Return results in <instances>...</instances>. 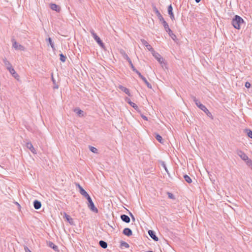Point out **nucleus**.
<instances>
[{
	"label": "nucleus",
	"mask_w": 252,
	"mask_h": 252,
	"mask_svg": "<svg viewBox=\"0 0 252 252\" xmlns=\"http://www.w3.org/2000/svg\"><path fill=\"white\" fill-rule=\"evenodd\" d=\"M193 101L195 102L196 106L199 108L201 110L204 111L206 114L209 117L211 118L212 119H213V117L212 114L209 111L207 108L202 104H201L200 101L194 96H191Z\"/></svg>",
	"instance_id": "f257e3e1"
},
{
	"label": "nucleus",
	"mask_w": 252,
	"mask_h": 252,
	"mask_svg": "<svg viewBox=\"0 0 252 252\" xmlns=\"http://www.w3.org/2000/svg\"><path fill=\"white\" fill-rule=\"evenodd\" d=\"M244 23V21L242 18L239 15H235L232 20L231 24L234 28L239 30L241 25Z\"/></svg>",
	"instance_id": "f03ea898"
},
{
	"label": "nucleus",
	"mask_w": 252,
	"mask_h": 252,
	"mask_svg": "<svg viewBox=\"0 0 252 252\" xmlns=\"http://www.w3.org/2000/svg\"><path fill=\"white\" fill-rule=\"evenodd\" d=\"M90 32H91L92 36L97 42V43L102 48L104 49L105 45L102 41L100 39V38L97 35L96 33L94 32L93 29H91L90 30Z\"/></svg>",
	"instance_id": "7ed1b4c3"
},
{
	"label": "nucleus",
	"mask_w": 252,
	"mask_h": 252,
	"mask_svg": "<svg viewBox=\"0 0 252 252\" xmlns=\"http://www.w3.org/2000/svg\"><path fill=\"white\" fill-rule=\"evenodd\" d=\"M86 199L87 200L88 203V208L93 212L97 213H98V209L95 206L91 197L90 196H89L88 197L86 198Z\"/></svg>",
	"instance_id": "20e7f679"
},
{
	"label": "nucleus",
	"mask_w": 252,
	"mask_h": 252,
	"mask_svg": "<svg viewBox=\"0 0 252 252\" xmlns=\"http://www.w3.org/2000/svg\"><path fill=\"white\" fill-rule=\"evenodd\" d=\"M12 47L15 49V50H19L21 51H24L25 50V47L19 44L14 39H12Z\"/></svg>",
	"instance_id": "39448f33"
},
{
	"label": "nucleus",
	"mask_w": 252,
	"mask_h": 252,
	"mask_svg": "<svg viewBox=\"0 0 252 252\" xmlns=\"http://www.w3.org/2000/svg\"><path fill=\"white\" fill-rule=\"evenodd\" d=\"M153 56L157 60L158 63L162 64V63H164L163 62V59L161 56L157 52H154L153 53Z\"/></svg>",
	"instance_id": "423d86ee"
},
{
	"label": "nucleus",
	"mask_w": 252,
	"mask_h": 252,
	"mask_svg": "<svg viewBox=\"0 0 252 252\" xmlns=\"http://www.w3.org/2000/svg\"><path fill=\"white\" fill-rule=\"evenodd\" d=\"M168 14H169L171 19L173 21L175 20L174 15L173 12V7L171 4L168 6L167 9Z\"/></svg>",
	"instance_id": "0eeeda50"
},
{
	"label": "nucleus",
	"mask_w": 252,
	"mask_h": 252,
	"mask_svg": "<svg viewBox=\"0 0 252 252\" xmlns=\"http://www.w3.org/2000/svg\"><path fill=\"white\" fill-rule=\"evenodd\" d=\"M153 10L155 12V13L157 15L158 19L161 22L162 21H163L164 18H163L162 15L160 14V12L158 11V8L156 7V6H154L153 7Z\"/></svg>",
	"instance_id": "6e6552de"
},
{
	"label": "nucleus",
	"mask_w": 252,
	"mask_h": 252,
	"mask_svg": "<svg viewBox=\"0 0 252 252\" xmlns=\"http://www.w3.org/2000/svg\"><path fill=\"white\" fill-rule=\"evenodd\" d=\"M148 234L150 236V237L153 239L155 241H158V237L156 235V233L154 231L152 230H149L148 231Z\"/></svg>",
	"instance_id": "1a4fd4ad"
},
{
	"label": "nucleus",
	"mask_w": 252,
	"mask_h": 252,
	"mask_svg": "<svg viewBox=\"0 0 252 252\" xmlns=\"http://www.w3.org/2000/svg\"><path fill=\"white\" fill-rule=\"evenodd\" d=\"M123 234L126 236L129 237L132 235V231L129 228H125L123 231Z\"/></svg>",
	"instance_id": "9d476101"
},
{
	"label": "nucleus",
	"mask_w": 252,
	"mask_h": 252,
	"mask_svg": "<svg viewBox=\"0 0 252 252\" xmlns=\"http://www.w3.org/2000/svg\"><path fill=\"white\" fill-rule=\"evenodd\" d=\"M26 147L28 149H29V150H30V151L33 154H35L36 153V150L35 149H34V148L33 147L32 143L30 142H27L26 143Z\"/></svg>",
	"instance_id": "9b49d317"
},
{
	"label": "nucleus",
	"mask_w": 252,
	"mask_h": 252,
	"mask_svg": "<svg viewBox=\"0 0 252 252\" xmlns=\"http://www.w3.org/2000/svg\"><path fill=\"white\" fill-rule=\"evenodd\" d=\"M120 217L121 220L126 223H129L130 221V218L127 215L123 214L121 215Z\"/></svg>",
	"instance_id": "f8f14e48"
},
{
	"label": "nucleus",
	"mask_w": 252,
	"mask_h": 252,
	"mask_svg": "<svg viewBox=\"0 0 252 252\" xmlns=\"http://www.w3.org/2000/svg\"><path fill=\"white\" fill-rule=\"evenodd\" d=\"M139 77L144 82V83L146 84L148 88H152V87L151 84L148 82V81L147 80L145 77H144L141 74H139Z\"/></svg>",
	"instance_id": "ddd939ff"
},
{
	"label": "nucleus",
	"mask_w": 252,
	"mask_h": 252,
	"mask_svg": "<svg viewBox=\"0 0 252 252\" xmlns=\"http://www.w3.org/2000/svg\"><path fill=\"white\" fill-rule=\"evenodd\" d=\"M119 88L123 92H124V93H125L126 94H127L128 96H130L131 94H130V93L129 92V89H128L127 88L124 87L122 85H119Z\"/></svg>",
	"instance_id": "4468645a"
},
{
	"label": "nucleus",
	"mask_w": 252,
	"mask_h": 252,
	"mask_svg": "<svg viewBox=\"0 0 252 252\" xmlns=\"http://www.w3.org/2000/svg\"><path fill=\"white\" fill-rule=\"evenodd\" d=\"M126 101L135 110H137L138 109V107L137 106V105L135 104L134 103L132 102L129 98L126 97Z\"/></svg>",
	"instance_id": "2eb2a0df"
},
{
	"label": "nucleus",
	"mask_w": 252,
	"mask_h": 252,
	"mask_svg": "<svg viewBox=\"0 0 252 252\" xmlns=\"http://www.w3.org/2000/svg\"><path fill=\"white\" fill-rule=\"evenodd\" d=\"M33 204L34 208L36 210L39 209L41 207V202L37 200H35L33 201Z\"/></svg>",
	"instance_id": "dca6fc26"
},
{
	"label": "nucleus",
	"mask_w": 252,
	"mask_h": 252,
	"mask_svg": "<svg viewBox=\"0 0 252 252\" xmlns=\"http://www.w3.org/2000/svg\"><path fill=\"white\" fill-rule=\"evenodd\" d=\"M50 8L52 10L56 11L57 12H59L61 10L60 7L55 3H51L50 4Z\"/></svg>",
	"instance_id": "f3484780"
},
{
	"label": "nucleus",
	"mask_w": 252,
	"mask_h": 252,
	"mask_svg": "<svg viewBox=\"0 0 252 252\" xmlns=\"http://www.w3.org/2000/svg\"><path fill=\"white\" fill-rule=\"evenodd\" d=\"M238 155L241 158L246 161L247 159H248V157L243 152L240 151L238 152Z\"/></svg>",
	"instance_id": "a211bd4d"
},
{
	"label": "nucleus",
	"mask_w": 252,
	"mask_h": 252,
	"mask_svg": "<svg viewBox=\"0 0 252 252\" xmlns=\"http://www.w3.org/2000/svg\"><path fill=\"white\" fill-rule=\"evenodd\" d=\"M79 191L81 195H82L84 197H85L86 198L88 197L89 196H90L83 188H80V190Z\"/></svg>",
	"instance_id": "6ab92c4d"
},
{
	"label": "nucleus",
	"mask_w": 252,
	"mask_h": 252,
	"mask_svg": "<svg viewBox=\"0 0 252 252\" xmlns=\"http://www.w3.org/2000/svg\"><path fill=\"white\" fill-rule=\"evenodd\" d=\"M163 26L164 27L166 32H170V28L169 27L168 23L164 20L161 21Z\"/></svg>",
	"instance_id": "aec40b11"
},
{
	"label": "nucleus",
	"mask_w": 252,
	"mask_h": 252,
	"mask_svg": "<svg viewBox=\"0 0 252 252\" xmlns=\"http://www.w3.org/2000/svg\"><path fill=\"white\" fill-rule=\"evenodd\" d=\"M3 62L7 70L12 67L10 62L8 61L5 58L3 60Z\"/></svg>",
	"instance_id": "412c9836"
},
{
	"label": "nucleus",
	"mask_w": 252,
	"mask_h": 252,
	"mask_svg": "<svg viewBox=\"0 0 252 252\" xmlns=\"http://www.w3.org/2000/svg\"><path fill=\"white\" fill-rule=\"evenodd\" d=\"M155 138L160 143L162 144L164 142V140L162 137L158 133H155Z\"/></svg>",
	"instance_id": "4be33fe9"
},
{
	"label": "nucleus",
	"mask_w": 252,
	"mask_h": 252,
	"mask_svg": "<svg viewBox=\"0 0 252 252\" xmlns=\"http://www.w3.org/2000/svg\"><path fill=\"white\" fill-rule=\"evenodd\" d=\"M121 55L123 56V58L126 60L128 62L131 61L130 59L128 57V55L126 54V53L124 50H121L120 51Z\"/></svg>",
	"instance_id": "5701e85b"
},
{
	"label": "nucleus",
	"mask_w": 252,
	"mask_h": 252,
	"mask_svg": "<svg viewBox=\"0 0 252 252\" xmlns=\"http://www.w3.org/2000/svg\"><path fill=\"white\" fill-rule=\"evenodd\" d=\"M48 246L52 248L55 251H58V247L55 245L53 242L49 241L48 243Z\"/></svg>",
	"instance_id": "b1692460"
},
{
	"label": "nucleus",
	"mask_w": 252,
	"mask_h": 252,
	"mask_svg": "<svg viewBox=\"0 0 252 252\" xmlns=\"http://www.w3.org/2000/svg\"><path fill=\"white\" fill-rule=\"evenodd\" d=\"M64 217L66 220L70 224H73V219L70 217V216L68 215L67 214L64 213Z\"/></svg>",
	"instance_id": "393cba45"
},
{
	"label": "nucleus",
	"mask_w": 252,
	"mask_h": 252,
	"mask_svg": "<svg viewBox=\"0 0 252 252\" xmlns=\"http://www.w3.org/2000/svg\"><path fill=\"white\" fill-rule=\"evenodd\" d=\"M99 245L101 248L103 249H106L108 246L107 243L105 241L103 240L99 241Z\"/></svg>",
	"instance_id": "a878e982"
},
{
	"label": "nucleus",
	"mask_w": 252,
	"mask_h": 252,
	"mask_svg": "<svg viewBox=\"0 0 252 252\" xmlns=\"http://www.w3.org/2000/svg\"><path fill=\"white\" fill-rule=\"evenodd\" d=\"M74 111L79 116H83V111L78 108H76L74 110Z\"/></svg>",
	"instance_id": "bb28decb"
},
{
	"label": "nucleus",
	"mask_w": 252,
	"mask_h": 252,
	"mask_svg": "<svg viewBox=\"0 0 252 252\" xmlns=\"http://www.w3.org/2000/svg\"><path fill=\"white\" fill-rule=\"evenodd\" d=\"M46 40L49 42V43L51 47H52V49L53 50H55V46H54V44L52 42L51 38L49 37L48 39H46Z\"/></svg>",
	"instance_id": "cd10ccee"
},
{
	"label": "nucleus",
	"mask_w": 252,
	"mask_h": 252,
	"mask_svg": "<svg viewBox=\"0 0 252 252\" xmlns=\"http://www.w3.org/2000/svg\"><path fill=\"white\" fill-rule=\"evenodd\" d=\"M167 32L168 33L169 35L171 37V38L173 40H176V36L174 33H173V32L171 29L170 30V32Z\"/></svg>",
	"instance_id": "c85d7f7f"
},
{
	"label": "nucleus",
	"mask_w": 252,
	"mask_h": 252,
	"mask_svg": "<svg viewBox=\"0 0 252 252\" xmlns=\"http://www.w3.org/2000/svg\"><path fill=\"white\" fill-rule=\"evenodd\" d=\"M184 178L188 183L190 184L192 182L191 179L188 175H185Z\"/></svg>",
	"instance_id": "c756f323"
},
{
	"label": "nucleus",
	"mask_w": 252,
	"mask_h": 252,
	"mask_svg": "<svg viewBox=\"0 0 252 252\" xmlns=\"http://www.w3.org/2000/svg\"><path fill=\"white\" fill-rule=\"evenodd\" d=\"M245 130L248 137L252 139V130L250 129H246Z\"/></svg>",
	"instance_id": "7c9ffc66"
},
{
	"label": "nucleus",
	"mask_w": 252,
	"mask_h": 252,
	"mask_svg": "<svg viewBox=\"0 0 252 252\" xmlns=\"http://www.w3.org/2000/svg\"><path fill=\"white\" fill-rule=\"evenodd\" d=\"M66 59V57L65 56H64L63 54L61 53L60 54V60L62 62H65V60Z\"/></svg>",
	"instance_id": "2f4dec72"
},
{
	"label": "nucleus",
	"mask_w": 252,
	"mask_h": 252,
	"mask_svg": "<svg viewBox=\"0 0 252 252\" xmlns=\"http://www.w3.org/2000/svg\"><path fill=\"white\" fill-rule=\"evenodd\" d=\"M121 247H124L126 248H128L129 247V245L126 242H124V241H121Z\"/></svg>",
	"instance_id": "473e14b6"
},
{
	"label": "nucleus",
	"mask_w": 252,
	"mask_h": 252,
	"mask_svg": "<svg viewBox=\"0 0 252 252\" xmlns=\"http://www.w3.org/2000/svg\"><path fill=\"white\" fill-rule=\"evenodd\" d=\"M89 148H90V151H91L92 152H93V153H97V149L96 148H95V147H93V146H90V147H89Z\"/></svg>",
	"instance_id": "72a5a7b5"
},
{
	"label": "nucleus",
	"mask_w": 252,
	"mask_h": 252,
	"mask_svg": "<svg viewBox=\"0 0 252 252\" xmlns=\"http://www.w3.org/2000/svg\"><path fill=\"white\" fill-rule=\"evenodd\" d=\"M146 47L149 51L152 52V53H154V52H155L154 49L149 44Z\"/></svg>",
	"instance_id": "f704fd0d"
},
{
	"label": "nucleus",
	"mask_w": 252,
	"mask_h": 252,
	"mask_svg": "<svg viewBox=\"0 0 252 252\" xmlns=\"http://www.w3.org/2000/svg\"><path fill=\"white\" fill-rule=\"evenodd\" d=\"M141 42L145 47H146L149 44V43L144 39H141Z\"/></svg>",
	"instance_id": "c9c22d12"
},
{
	"label": "nucleus",
	"mask_w": 252,
	"mask_h": 252,
	"mask_svg": "<svg viewBox=\"0 0 252 252\" xmlns=\"http://www.w3.org/2000/svg\"><path fill=\"white\" fill-rule=\"evenodd\" d=\"M167 195H168V197L169 198L172 199H175L174 195L172 193L168 192H167Z\"/></svg>",
	"instance_id": "e433bc0d"
},
{
	"label": "nucleus",
	"mask_w": 252,
	"mask_h": 252,
	"mask_svg": "<svg viewBox=\"0 0 252 252\" xmlns=\"http://www.w3.org/2000/svg\"><path fill=\"white\" fill-rule=\"evenodd\" d=\"M246 163L248 165L250 166L252 164V161L248 158V159H247L246 161Z\"/></svg>",
	"instance_id": "4c0bfd02"
},
{
	"label": "nucleus",
	"mask_w": 252,
	"mask_h": 252,
	"mask_svg": "<svg viewBox=\"0 0 252 252\" xmlns=\"http://www.w3.org/2000/svg\"><path fill=\"white\" fill-rule=\"evenodd\" d=\"M9 72L12 75L13 74H14V72L16 71H15L14 69L12 67L10 69H8Z\"/></svg>",
	"instance_id": "58836bf2"
},
{
	"label": "nucleus",
	"mask_w": 252,
	"mask_h": 252,
	"mask_svg": "<svg viewBox=\"0 0 252 252\" xmlns=\"http://www.w3.org/2000/svg\"><path fill=\"white\" fill-rule=\"evenodd\" d=\"M128 63H129V65H130V67H131V69H132V70H133V69H135V67L134 66V65H133V63H132L131 61H130V62H128Z\"/></svg>",
	"instance_id": "ea45409f"
},
{
	"label": "nucleus",
	"mask_w": 252,
	"mask_h": 252,
	"mask_svg": "<svg viewBox=\"0 0 252 252\" xmlns=\"http://www.w3.org/2000/svg\"><path fill=\"white\" fill-rule=\"evenodd\" d=\"M129 215L131 217V219H132V220L134 222L135 220V217L133 215V214L131 213V212H129Z\"/></svg>",
	"instance_id": "a19ab883"
},
{
	"label": "nucleus",
	"mask_w": 252,
	"mask_h": 252,
	"mask_svg": "<svg viewBox=\"0 0 252 252\" xmlns=\"http://www.w3.org/2000/svg\"><path fill=\"white\" fill-rule=\"evenodd\" d=\"M162 165L163 167L164 168V169L166 171V172L167 173H168V171L167 168V167L166 166V165H165V163L164 162H162Z\"/></svg>",
	"instance_id": "79ce46f5"
},
{
	"label": "nucleus",
	"mask_w": 252,
	"mask_h": 252,
	"mask_svg": "<svg viewBox=\"0 0 252 252\" xmlns=\"http://www.w3.org/2000/svg\"><path fill=\"white\" fill-rule=\"evenodd\" d=\"M251 85L249 82H246L245 87L247 88H250L251 87Z\"/></svg>",
	"instance_id": "37998d69"
},
{
	"label": "nucleus",
	"mask_w": 252,
	"mask_h": 252,
	"mask_svg": "<svg viewBox=\"0 0 252 252\" xmlns=\"http://www.w3.org/2000/svg\"><path fill=\"white\" fill-rule=\"evenodd\" d=\"M12 76L16 79H18L19 77L18 74L15 72L14 74H12Z\"/></svg>",
	"instance_id": "c03bdc74"
},
{
	"label": "nucleus",
	"mask_w": 252,
	"mask_h": 252,
	"mask_svg": "<svg viewBox=\"0 0 252 252\" xmlns=\"http://www.w3.org/2000/svg\"><path fill=\"white\" fill-rule=\"evenodd\" d=\"M133 71L135 72L136 73H137L138 76H139V74H141V73L138 71L136 68L135 69H133Z\"/></svg>",
	"instance_id": "a18cd8bd"
},
{
	"label": "nucleus",
	"mask_w": 252,
	"mask_h": 252,
	"mask_svg": "<svg viewBox=\"0 0 252 252\" xmlns=\"http://www.w3.org/2000/svg\"><path fill=\"white\" fill-rule=\"evenodd\" d=\"M141 117L143 119H144V120H146L147 121L148 120V118L146 116L143 115H141Z\"/></svg>",
	"instance_id": "49530a36"
},
{
	"label": "nucleus",
	"mask_w": 252,
	"mask_h": 252,
	"mask_svg": "<svg viewBox=\"0 0 252 252\" xmlns=\"http://www.w3.org/2000/svg\"><path fill=\"white\" fill-rule=\"evenodd\" d=\"M25 252H32L29 249L28 247H26L25 248Z\"/></svg>",
	"instance_id": "de8ad7c7"
},
{
	"label": "nucleus",
	"mask_w": 252,
	"mask_h": 252,
	"mask_svg": "<svg viewBox=\"0 0 252 252\" xmlns=\"http://www.w3.org/2000/svg\"><path fill=\"white\" fill-rule=\"evenodd\" d=\"M76 186L78 188L79 190H80V188H82L78 183H76Z\"/></svg>",
	"instance_id": "09e8293b"
},
{
	"label": "nucleus",
	"mask_w": 252,
	"mask_h": 252,
	"mask_svg": "<svg viewBox=\"0 0 252 252\" xmlns=\"http://www.w3.org/2000/svg\"><path fill=\"white\" fill-rule=\"evenodd\" d=\"M52 80L53 81V83L54 84H56V80L54 78L53 76H52Z\"/></svg>",
	"instance_id": "8fccbe9b"
},
{
	"label": "nucleus",
	"mask_w": 252,
	"mask_h": 252,
	"mask_svg": "<svg viewBox=\"0 0 252 252\" xmlns=\"http://www.w3.org/2000/svg\"><path fill=\"white\" fill-rule=\"evenodd\" d=\"M54 85H54V87H53V88H54V89H58V88H59L58 85H56V84H54Z\"/></svg>",
	"instance_id": "3c124183"
},
{
	"label": "nucleus",
	"mask_w": 252,
	"mask_h": 252,
	"mask_svg": "<svg viewBox=\"0 0 252 252\" xmlns=\"http://www.w3.org/2000/svg\"><path fill=\"white\" fill-rule=\"evenodd\" d=\"M195 1L196 3H199L201 1V0H195Z\"/></svg>",
	"instance_id": "603ef678"
}]
</instances>
